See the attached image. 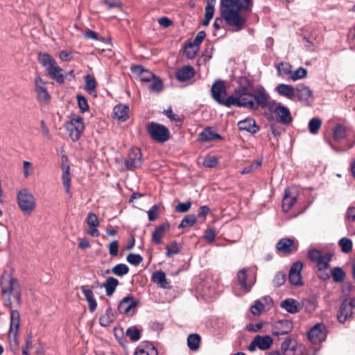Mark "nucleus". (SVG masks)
<instances>
[{
  "mask_svg": "<svg viewBox=\"0 0 355 355\" xmlns=\"http://www.w3.org/2000/svg\"><path fill=\"white\" fill-rule=\"evenodd\" d=\"M227 103L228 107L234 105L257 110L259 108L269 107L270 97L263 87L250 89L248 87L240 86L234 89L231 96L227 97Z\"/></svg>",
  "mask_w": 355,
  "mask_h": 355,
  "instance_id": "f257e3e1",
  "label": "nucleus"
},
{
  "mask_svg": "<svg viewBox=\"0 0 355 355\" xmlns=\"http://www.w3.org/2000/svg\"><path fill=\"white\" fill-rule=\"evenodd\" d=\"M253 0H220V15L226 24L238 31L243 28L246 18L243 12H250Z\"/></svg>",
  "mask_w": 355,
  "mask_h": 355,
  "instance_id": "f03ea898",
  "label": "nucleus"
},
{
  "mask_svg": "<svg viewBox=\"0 0 355 355\" xmlns=\"http://www.w3.org/2000/svg\"><path fill=\"white\" fill-rule=\"evenodd\" d=\"M38 60L45 68L49 77L55 80L58 83L62 84L64 82L63 69L57 66L56 61L49 53H40L38 54Z\"/></svg>",
  "mask_w": 355,
  "mask_h": 355,
  "instance_id": "7ed1b4c3",
  "label": "nucleus"
},
{
  "mask_svg": "<svg viewBox=\"0 0 355 355\" xmlns=\"http://www.w3.org/2000/svg\"><path fill=\"white\" fill-rule=\"evenodd\" d=\"M17 199L19 208L24 214H30L35 210L36 199L27 189L18 191Z\"/></svg>",
  "mask_w": 355,
  "mask_h": 355,
  "instance_id": "20e7f679",
  "label": "nucleus"
},
{
  "mask_svg": "<svg viewBox=\"0 0 355 355\" xmlns=\"http://www.w3.org/2000/svg\"><path fill=\"white\" fill-rule=\"evenodd\" d=\"M309 259L315 264L318 271L326 270L329 267V262L331 260V253H323L317 249H311L308 253Z\"/></svg>",
  "mask_w": 355,
  "mask_h": 355,
  "instance_id": "39448f33",
  "label": "nucleus"
},
{
  "mask_svg": "<svg viewBox=\"0 0 355 355\" xmlns=\"http://www.w3.org/2000/svg\"><path fill=\"white\" fill-rule=\"evenodd\" d=\"M150 137L157 142L164 143L169 139L170 132L164 125L155 122H150L146 128Z\"/></svg>",
  "mask_w": 355,
  "mask_h": 355,
  "instance_id": "423d86ee",
  "label": "nucleus"
},
{
  "mask_svg": "<svg viewBox=\"0 0 355 355\" xmlns=\"http://www.w3.org/2000/svg\"><path fill=\"white\" fill-rule=\"evenodd\" d=\"M3 294L12 295L17 302L20 304L21 302V289L18 280L16 278L10 277L1 283Z\"/></svg>",
  "mask_w": 355,
  "mask_h": 355,
  "instance_id": "0eeeda50",
  "label": "nucleus"
},
{
  "mask_svg": "<svg viewBox=\"0 0 355 355\" xmlns=\"http://www.w3.org/2000/svg\"><path fill=\"white\" fill-rule=\"evenodd\" d=\"M67 128L71 139L73 141L78 140L85 128L83 119L80 116H73L67 123Z\"/></svg>",
  "mask_w": 355,
  "mask_h": 355,
  "instance_id": "6e6552de",
  "label": "nucleus"
},
{
  "mask_svg": "<svg viewBox=\"0 0 355 355\" xmlns=\"http://www.w3.org/2000/svg\"><path fill=\"white\" fill-rule=\"evenodd\" d=\"M211 92L212 97L216 101L227 107L226 88L222 81H216L211 87Z\"/></svg>",
  "mask_w": 355,
  "mask_h": 355,
  "instance_id": "1a4fd4ad",
  "label": "nucleus"
},
{
  "mask_svg": "<svg viewBox=\"0 0 355 355\" xmlns=\"http://www.w3.org/2000/svg\"><path fill=\"white\" fill-rule=\"evenodd\" d=\"M308 337L310 341L314 344L324 341L327 337L325 326L322 323L315 324L309 330Z\"/></svg>",
  "mask_w": 355,
  "mask_h": 355,
  "instance_id": "9d476101",
  "label": "nucleus"
},
{
  "mask_svg": "<svg viewBox=\"0 0 355 355\" xmlns=\"http://www.w3.org/2000/svg\"><path fill=\"white\" fill-rule=\"evenodd\" d=\"M281 349L284 355H302L304 347L298 345L295 340L289 338L282 343Z\"/></svg>",
  "mask_w": 355,
  "mask_h": 355,
  "instance_id": "9b49d317",
  "label": "nucleus"
},
{
  "mask_svg": "<svg viewBox=\"0 0 355 355\" xmlns=\"http://www.w3.org/2000/svg\"><path fill=\"white\" fill-rule=\"evenodd\" d=\"M354 300H345L340 304L337 318L340 322L344 323L352 315V310L355 307Z\"/></svg>",
  "mask_w": 355,
  "mask_h": 355,
  "instance_id": "f8f14e48",
  "label": "nucleus"
},
{
  "mask_svg": "<svg viewBox=\"0 0 355 355\" xmlns=\"http://www.w3.org/2000/svg\"><path fill=\"white\" fill-rule=\"evenodd\" d=\"M276 249L284 254H291L297 250V242L290 238H283L277 243Z\"/></svg>",
  "mask_w": 355,
  "mask_h": 355,
  "instance_id": "ddd939ff",
  "label": "nucleus"
},
{
  "mask_svg": "<svg viewBox=\"0 0 355 355\" xmlns=\"http://www.w3.org/2000/svg\"><path fill=\"white\" fill-rule=\"evenodd\" d=\"M302 268L303 263L301 261H296L292 264L288 274V281L292 285L301 286L303 284L301 275Z\"/></svg>",
  "mask_w": 355,
  "mask_h": 355,
  "instance_id": "4468645a",
  "label": "nucleus"
},
{
  "mask_svg": "<svg viewBox=\"0 0 355 355\" xmlns=\"http://www.w3.org/2000/svg\"><path fill=\"white\" fill-rule=\"evenodd\" d=\"M35 91L39 101L47 102L51 99V96L46 87V82L40 76L35 78Z\"/></svg>",
  "mask_w": 355,
  "mask_h": 355,
  "instance_id": "2eb2a0df",
  "label": "nucleus"
},
{
  "mask_svg": "<svg viewBox=\"0 0 355 355\" xmlns=\"http://www.w3.org/2000/svg\"><path fill=\"white\" fill-rule=\"evenodd\" d=\"M141 153L139 148L130 149L128 157L125 162L126 168L129 170H133L141 166Z\"/></svg>",
  "mask_w": 355,
  "mask_h": 355,
  "instance_id": "dca6fc26",
  "label": "nucleus"
},
{
  "mask_svg": "<svg viewBox=\"0 0 355 355\" xmlns=\"http://www.w3.org/2000/svg\"><path fill=\"white\" fill-rule=\"evenodd\" d=\"M293 329V323L288 320H279L272 325V334L274 336H280L288 334Z\"/></svg>",
  "mask_w": 355,
  "mask_h": 355,
  "instance_id": "f3484780",
  "label": "nucleus"
},
{
  "mask_svg": "<svg viewBox=\"0 0 355 355\" xmlns=\"http://www.w3.org/2000/svg\"><path fill=\"white\" fill-rule=\"evenodd\" d=\"M295 90L299 100L306 105H309L313 101L314 97L312 91L309 87L304 84L296 86Z\"/></svg>",
  "mask_w": 355,
  "mask_h": 355,
  "instance_id": "a211bd4d",
  "label": "nucleus"
},
{
  "mask_svg": "<svg viewBox=\"0 0 355 355\" xmlns=\"http://www.w3.org/2000/svg\"><path fill=\"white\" fill-rule=\"evenodd\" d=\"M273 112L277 116V121L282 124H288L292 121V116L289 110L282 105L275 107Z\"/></svg>",
  "mask_w": 355,
  "mask_h": 355,
  "instance_id": "6ab92c4d",
  "label": "nucleus"
},
{
  "mask_svg": "<svg viewBox=\"0 0 355 355\" xmlns=\"http://www.w3.org/2000/svg\"><path fill=\"white\" fill-rule=\"evenodd\" d=\"M131 71L138 76L142 82L150 83L154 78V74L148 69H144L141 65H132Z\"/></svg>",
  "mask_w": 355,
  "mask_h": 355,
  "instance_id": "aec40b11",
  "label": "nucleus"
},
{
  "mask_svg": "<svg viewBox=\"0 0 355 355\" xmlns=\"http://www.w3.org/2000/svg\"><path fill=\"white\" fill-rule=\"evenodd\" d=\"M238 127L240 130H245L250 133L254 134L259 130L254 119L248 117L238 123Z\"/></svg>",
  "mask_w": 355,
  "mask_h": 355,
  "instance_id": "412c9836",
  "label": "nucleus"
},
{
  "mask_svg": "<svg viewBox=\"0 0 355 355\" xmlns=\"http://www.w3.org/2000/svg\"><path fill=\"white\" fill-rule=\"evenodd\" d=\"M297 196L292 194L290 189H286L284 191V195L282 200V210L284 212H288L293 206L295 204Z\"/></svg>",
  "mask_w": 355,
  "mask_h": 355,
  "instance_id": "4be33fe9",
  "label": "nucleus"
},
{
  "mask_svg": "<svg viewBox=\"0 0 355 355\" xmlns=\"http://www.w3.org/2000/svg\"><path fill=\"white\" fill-rule=\"evenodd\" d=\"M169 224L168 223H162L157 226L152 234V241L155 244H160L162 242V238L166 231L169 230Z\"/></svg>",
  "mask_w": 355,
  "mask_h": 355,
  "instance_id": "5701e85b",
  "label": "nucleus"
},
{
  "mask_svg": "<svg viewBox=\"0 0 355 355\" xmlns=\"http://www.w3.org/2000/svg\"><path fill=\"white\" fill-rule=\"evenodd\" d=\"M195 76V70L191 66H184L176 71L175 77L180 81H186Z\"/></svg>",
  "mask_w": 355,
  "mask_h": 355,
  "instance_id": "b1692460",
  "label": "nucleus"
},
{
  "mask_svg": "<svg viewBox=\"0 0 355 355\" xmlns=\"http://www.w3.org/2000/svg\"><path fill=\"white\" fill-rule=\"evenodd\" d=\"M19 326V313L17 310L11 309L10 311V337L12 336L16 338L17 331Z\"/></svg>",
  "mask_w": 355,
  "mask_h": 355,
  "instance_id": "393cba45",
  "label": "nucleus"
},
{
  "mask_svg": "<svg viewBox=\"0 0 355 355\" xmlns=\"http://www.w3.org/2000/svg\"><path fill=\"white\" fill-rule=\"evenodd\" d=\"M137 306V302L135 301L132 296H126L123 297L118 306V309L121 313H128L131 309Z\"/></svg>",
  "mask_w": 355,
  "mask_h": 355,
  "instance_id": "a878e982",
  "label": "nucleus"
},
{
  "mask_svg": "<svg viewBox=\"0 0 355 355\" xmlns=\"http://www.w3.org/2000/svg\"><path fill=\"white\" fill-rule=\"evenodd\" d=\"M254 343L259 349L266 350L272 345V339L269 336H261L257 335L254 337Z\"/></svg>",
  "mask_w": 355,
  "mask_h": 355,
  "instance_id": "bb28decb",
  "label": "nucleus"
},
{
  "mask_svg": "<svg viewBox=\"0 0 355 355\" xmlns=\"http://www.w3.org/2000/svg\"><path fill=\"white\" fill-rule=\"evenodd\" d=\"M277 92L282 96H284L289 99H293L295 96V89L292 85H286V84H279L276 87Z\"/></svg>",
  "mask_w": 355,
  "mask_h": 355,
  "instance_id": "cd10ccee",
  "label": "nucleus"
},
{
  "mask_svg": "<svg viewBox=\"0 0 355 355\" xmlns=\"http://www.w3.org/2000/svg\"><path fill=\"white\" fill-rule=\"evenodd\" d=\"M299 303L295 300L288 298L281 302L280 306L291 313H296L299 311Z\"/></svg>",
  "mask_w": 355,
  "mask_h": 355,
  "instance_id": "c85d7f7f",
  "label": "nucleus"
},
{
  "mask_svg": "<svg viewBox=\"0 0 355 355\" xmlns=\"http://www.w3.org/2000/svg\"><path fill=\"white\" fill-rule=\"evenodd\" d=\"M81 291L83 293V294L88 302L89 310L92 312H94L97 307V303L94 298V293H93L92 291L87 288V287L85 286H81Z\"/></svg>",
  "mask_w": 355,
  "mask_h": 355,
  "instance_id": "c756f323",
  "label": "nucleus"
},
{
  "mask_svg": "<svg viewBox=\"0 0 355 355\" xmlns=\"http://www.w3.org/2000/svg\"><path fill=\"white\" fill-rule=\"evenodd\" d=\"M62 183L65 188L66 192L67 193H69L70 186H71L70 167L68 164H62Z\"/></svg>",
  "mask_w": 355,
  "mask_h": 355,
  "instance_id": "7c9ffc66",
  "label": "nucleus"
},
{
  "mask_svg": "<svg viewBox=\"0 0 355 355\" xmlns=\"http://www.w3.org/2000/svg\"><path fill=\"white\" fill-rule=\"evenodd\" d=\"M129 108L124 105H118L114 108V118L119 121H124L128 118Z\"/></svg>",
  "mask_w": 355,
  "mask_h": 355,
  "instance_id": "2f4dec72",
  "label": "nucleus"
},
{
  "mask_svg": "<svg viewBox=\"0 0 355 355\" xmlns=\"http://www.w3.org/2000/svg\"><path fill=\"white\" fill-rule=\"evenodd\" d=\"M151 279L155 284L159 285L160 287L163 288H166L168 286V283L166 278V274L162 270L154 272L152 275Z\"/></svg>",
  "mask_w": 355,
  "mask_h": 355,
  "instance_id": "473e14b6",
  "label": "nucleus"
},
{
  "mask_svg": "<svg viewBox=\"0 0 355 355\" xmlns=\"http://www.w3.org/2000/svg\"><path fill=\"white\" fill-rule=\"evenodd\" d=\"M220 139V135L213 131L210 128H205L199 135V140H200L201 141H208Z\"/></svg>",
  "mask_w": 355,
  "mask_h": 355,
  "instance_id": "72a5a7b5",
  "label": "nucleus"
},
{
  "mask_svg": "<svg viewBox=\"0 0 355 355\" xmlns=\"http://www.w3.org/2000/svg\"><path fill=\"white\" fill-rule=\"evenodd\" d=\"M119 282L117 279L113 277H109L107 278L105 283L103 284V287L105 289V293L107 296H111L114 293Z\"/></svg>",
  "mask_w": 355,
  "mask_h": 355,
  "instance_id": "f704fd0d",
  "label": "nucleus"
},
{
  "mask_svg": "<svg viewBox=\"0 0 355 355\" xmlns=\"http://www.w3.org/2000/svg\"><path fill=\"white\" fill-rule=\"evenodd\" d=\"M247 269L243 268L238 272L237 274V280L241 287L243 288L245 291H249L251 288L252 284L247 283Z\"/></svg>",
  "mask_w": 355,
  "mask_h": 355,
  "instance_id": "c9c22d12",
  "label": "nucleus"
},
{
  "mask_svg": "<svg viewBox=\"0 0 355 355\" xmlns=\"http://www.w3.org/2000/svg\"><path fill=\"white\" fill-rule=\"evenodd\" d=\"M348 135V130L340 124L336 125L333 130V137L336 141H340L347 138Z\"/></svg>",
  "mask_w": 355,
  "mask_h": 355,
  "instance_id": "e433bc0d",
  "label": "nucleus"
},
{
  "mask_svg": "<svg viewBox=\"0 0 355 355\" xmlns=\"http://www.w3.org/2000/svg\"><path fill=\"white\" fill-rule=\"evenodd\" d=\"M85 90L89 93L91 95H93L94 93H96V88L97 86V83L94 78L93 76L90 74H87L85 76Z\"/></svg>",
  "mask_w": 355,
  "mask_h": 355,
  "instance_id": "4c0bfd02",
  "label": "nucleus"
},
{
  "mask_svg": "<svg viewBox=\"0 0 355 355\" xmlns=\"http://www.w3.org/2000/svg\"><path fill=\"white\" fill-rule=\"evenodd\" d=\"M114 321V314L111 308H107L105 313L99 318V323L102 327H108Z\"/></svg>",
  "mask_w": 355,
  "mask_h": 355,
  "instance_id": "58836bf2",
  "label": "nucleus"
},
{
  "mask_svg": "<svg viewBox=\"0 0 355 355\" xmlns=\"http://www.w3.org/2000/svg\"><path fill=\"white\" fill-rule=\"evenodd\" d=\"M200 336L198 334H191L187 338V345L191 350L196 351L199 349Z\"/></svg>",
  "mask_w": 355,
  "mask_h": 355,
  "instance_id": "ea45409f",
  "label": "nucleus"
},
{
  "mask_svg": "<svg viewBox=\"0 0 355 355\" xmlns=\"http://www.w3.org/2000/svg\"><path fill=\"white\" fill-rule=\"evenodd\" d=\"M291 65L287 62H280L277 67V73L279 76L285 77L287 76H289V77L291 76L292 71H291Z\"/></svg>",
  "mask_w": 355,
  "mask_h": 355,
  "instance_id": "a19ab883",
  "label": "nucleus"
},
{
  "mask_svg": "<svg viewBox=\"0 0 355 355\" xmlns=\"http://www.w3.org/2000/svg\"><path fill=\"white\" fill-rule=\"evenodd\" d=\"M322 125V121L318 118H313L309 122V130L312 135H315L318 132Z\"/></svg>",
  "mask_w": 355,
  "mask_h": 355,
  "instance_id": "79ce46f5",
  "label": "nucleus"
},
{
  "mask_svg": "<svg viewBox=\"0 0 355 355\" xmlns=\"http://www.w3.org/2000/svg\"><path fill=\"white\" fill-rule=\"evenodd\" d=\"M196 222V217L194 214L186 216L179 225V228H186L192 227Z\"/></svg>",
  "mask_w": 355,
  "mask_h": 355,
  "instance_id": "37998d69",
  "label": "nucleus"
},
{
  "mask_svg": "<svg viewBox=\"0 0 355 355\" xmlns=\"http://www.w3.org/2000/svg\"><path fill=\"white\" fill-rule=\"evenodd\" d=\"M112 272L115 275L121 277L128 273L129 268L125 263H119L112 268Z\"/></svg>",
  "mask_w": 355,
  "mask_h": 355,
  "instance_id": "c03bdc74",
  "label": "nucleus"
},
{
  "mask_svg": "<svg viewBox=\"0 0 355 355\" xmlns=\"http://www.w3.org/2000/svg\"><path fill=\"white\" fill-rule=\"evenodd\" d=\"M166 255L168 257L177 254L180 252L181 250V245L180 244L176 243V242H172L171 244L167 245L166 246Z\"/></svg>",
  "mask_w": 355,
  "mask_h": 355,
  "instance_id": "a18cd8bd",
  "label": "nucleus"
},
{
  "mask_svg": "<svg viewBox=\"0 0 355 355\" xmlns=\"http://www.w3.org/2000/svg\"><path fill=\"white\" fill-rule=\"evenodd\" d=\"M125 335L130 338V340L135 342L139 340L141 331L137 327H132L126 330Z\"/></svg>",
  "mask_w": 355,
  "mask_h": 355,
  "instance_id": "49530a36",
  "label": "nucleus"
},
{
  "mask_svg": "<svg viewBox=\"0 0 355 355\" xmlns=\"http://www.w3.org/2000/svg\"><path fill=\"white\" fill-rule=\"evenodd\" d=\"M150 83H151L149 85V89L150 90L155 91L157 92L162 90L163 83H162V80L159 78L154 76V78L151 80V81Z\"/></svg>",
  "mask_w": 355,
  "mask_h": 355,
  "instance_id": "de8ad7c7",
  "label": "nucleus"
},
{
  "mask_svg": "<svg viewBox=\"0 0 355 355\" xmlns=\"http://www.w3.org/2000/svg\"><path fill=\"white\" fill-rule=\"evenodd\" d=\"M338 244L340 246L342 251L345 253L351 252L352 249V241L349 239L342 238L339 241Z\"/></svg>",
  "mask_w": 355,
  "mask_h": 355,
  "instance_id": "09e8293b",
  "label": "nucleus"
},
{
  "mask_svg": "<svg viewBox=\"0 0 355 355\" xmlns=\"http://www.w3.org/2000/svg\"><path fill=\"white\" fill-rule=\"evenodd\" d=\"M307 75V70L303 67H299L295 71L292 72L290 78L292 80H297L299 79L304 78Z\"/></svg>",
  "mask_w": 355,
  "mask_h": 355,
  "instance_id": "8fccbe9b",
  "label": "nucleus"
},
{
  "mask_svg": "<svg viewBox=\"0 0 355 355\" xmlns=\"http://www.w3.org/2000/svg\"><path fill=\"white\" fill-rule=\"evenodd\" d=\"M206 36V33L205 31H201L198 33L196 37H195L193 42L190 44V47L193 49H196V50H198L199 46L202 43V40Z\"/></svg>",
  "mask_w": 355,
  "mask_h": 355,
  "instance_id": "3c124183",
  "label": "nucleus"
},
{
  "mask_svg": "<svg viewBox=\"0 0 355 355\" xmlns=\"http://www.w3.org/2000/svg\"><path fill=\"white\" fill-rule=\"evenodd\" d=\"M218 159L215 156H206L202 161V165L207 168H213L218 164Z\"/></svg>",
  "mask_w": 355,
  "mask_h": 355,
  "instance_id": "603ef678",
  "label": "nucleus"
},
{
  "mask_svg": "<svg viewBox=\"0 0 355 355\" xmlns=\"http://www.w3.org/2000/svg\"><path fill=\"white\" fill-rule=\"evenodd\" d=\"M77 101L81 112H85L89 110V105L85 96L81 94L77 95Z\"/></svg>",
  "mask_w": 355,
  "mask_h": 355,
  "instance_id": "864d4df0",
  "label": "nucleus"
},
{
  "mask_svg": "<svg viewBox=\"0 0 355 355\" xmlns=\"http://www.w3.org/2000/svg\"><path fill=\"white\" fill-rule=\"evenodd\" d=\"M333 279L336 282H341L345 279V272L338 267H336L332 270Z\"/></svg>",
  "mask_w": 355,
  "mask_h": 355,
  "instance_id": "5fc2aeb1",
  "label": "nucleus"
},
{
  "mask_svg": "<svg viewBox=\"0 0 355 355\" xmlns=\"http://www.w3.org/2000/svg\"><path fill=\"white\" fill-rule=\"evenodd\" d=\"M128 263L133 266H138L143 261V258L138 254H129L126 258Z\"/></svg>",
  "mask_w": 355,
  "mask_h": 355,
  "instance_id": "6e6d98bb",
  "label": "nucleus"
},
{
  "mask_svg": "<svg viewBox=\"0 0 355 355\" xmlns=\"http://www.w3.org/2000/svg\"><path fill=\"white\" fill-rule=\"evenodd\" d=\"M87 223L90 227H96L99 225V221L96 214L89 212L87 216Z\"/></svg>",
  "mask_w": 355,
  "mask_h": 355,
  "instance_id": "4d7b16f0",
  "label": "nucleus"
},
{
  "mask_svg": "<svg viewBox=\"0 0 355 355\" xmlns=\"http://www.w3.org/2000/svg\"><path fill=\"white\" fill-rule=\"evenodd\" d=\"M191 207V203L189 201L179 203L176 205L175 209L178 213H185L188 211Z\"/></svg>",
  "mask_w": 355,
  "mask_h": 355,
  "instance_id": "13d9d810",
  "label": "nucleus"
},
{
  "mask_svg": "<svg viewBox=\"0 0 355 355\" xmlns=\"http://www.w3.org/2000/svg\"><path fill=\"white\" fill-rule=\"evenodd\" d=\"M286 281V275L283 272H278L273 279V283L276 286H280L284 284Z\"/></svg>",
  "mask_w": 355,
  "mask_h": 355,
  "instance_id": "bf43d9fd",
  "label": "nucleus"
},
{
  "mask_svg": "<svg viewBox=\"0 0 355 355\" xmlns=\"http://www.w3.org/2000/svg\"><path fill=\"white\" fill-rule=\"evenodd\" d=\"M263 308L264 305L259 300H256L251 306V312L253 315H258L261 313Z\"/></svg>",
  "mask_w": 355,
  "mask_h": 355,
  "instance_id": "052dcab7",
  "label": "nucleus"
},
{
  "mask_svg": "<svg viewBox=\"0 0 355 355\" xmlns=\"http://www.w3.org/2000/svg\"><path fill=\"white\" fill-rule=\"evenodd\" d=\"M261 162L260 161H256L254 163L245 167L241 171V174H248L251 173L254 169H257L261 166Z\"/></svg>",
  "mask_w": 355,
  "mask_h": 355,
  "instance_id": "680f3d73",
  "label": "nucleus"
},
{
  "mask_svg": "<svg viewBox=\"0 0 355 355\" xmlns=\"http://www.w3.org/2000/svg\"><path fill=\"white\" fill-rule=\"evenodd\" d=\"M216 238V231L214 229H207L205 232V239L208 243L214 242Z\"/></svg>",
  "mask_w": 355,
  "mask_h": 355,
  "instance_id": "e2e57ef3",
  "label": "nucleus"
},
{
  "mask_svg": "<svg viewBox=\"0 0 355 355\" xmlns=\"http://www.w3.org/2000/svg\"><path fill=\"white\" fill-rule=\"evenodd\" d=\"M158 206L153 205L148 211V216L150 221H153L157 218Z\"/></svg>",
  "mask_w": 355,
  "mask_h": 355,
  "instance_id": "0e129e2a",
  "label": "nucleus"
},
{
  "mask_svg": "<svg viewBox=\"0 0 355 355\" xmlns=\"http://www.w3.org/2000/svg\"><path fill=\"white\" fill-rule=\"evenodd\" d=\"M109 252L112 256H116L118 254L119 243L117 241H114L109 244Z\"/></svg>",
  "mask_w": 355,
  "mask_h": 355,
  "instance_id": "69168bd1",
  "label": "nucleus"
},
{
  "mask_svg": "<svg viewBox=\"0 0 355 355\" xmlns=\"http://www.w3.org/2000/svg\"><path fill=\"white\" fill-rule=\"evenodd\" d=\"M103 3L107 6L110 9L120 8L121 6V3L119 0H103Z\"/></svg>",
  "mask_w": 355,
  "mask_h": 355,
  "instance_id": "338daca9",
  "label": "nucleus"
},
{
  "mask_svg": "<svg viewBox=\"0 0 355 355\" xmlns=\"http://www.w3.org/2000/svg\"><path fill=\"white\" fill-rule=\"evenodd\" d=\"M346 218L349 221L355 222V207H350L347 209Z\"/></svg>",
  "mask_w": 355,
  "mask_h": 355,
  "instance_id": "774afa93",
  "label": "nucleus"
}]
</instances>
